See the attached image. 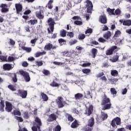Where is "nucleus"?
I'll return each mask as SVG.
<instances>
[{
    "mask_svg": "<svg viewBox=\"0 0 131 131\" xmlns=\"http://www.w3.org/2000/svg\"><path fill=\"white\" fill-rule=\"evenodd\" d=\"M6 111L11 112L13 110V105L9 101H6Z\"/></svg>",
    "mask_w": 131,
    "mask_h": 131,
    "instance_id": "1a4fd4ad",
    "label": "nucleus"
},
{
    "mask_svg": "<svg viewBox=\"0 0 131 131\" xmlns=\"http://www.w3.org/2000/svg\"><path fill=\"white\" fill-rule=\"evenodd\" d=\"M41 55H42V52H37L36 54H35V57L36 58L38 57H40V56H41Z\"/></svg>",
    "mask_w": 131,
    "mask_h": 131,
    "instance_id": "e2e57ef3",
    "label": "nucleus"
},
{
    "mask_svg": "<svg viewBox=\"0 0 131 131\" xmlns=\"http://www.w3.org/2000/svg\"><path fill=\"white\" fill-rule=\"evenodd\" d=\"M29 23H30L31 25H34V24H37V20H31Z\"/></svg>",
    "mask_w": 131,
    "mask_h": 131,
    "instance_id": "79ce46f5",
    "label": "nucleus"
},
{
    "mask_svg": "<svg viewBox=\"0 0 131 131\" xmlns=\"http://www.w3.org/2000/svg\"><path fill=\"white\" fill-rule=\"evenodd\" d=\"M104 38L105 39H109L111 37V32L110 31H107L106 33L103 34Z\"/></svg>",
    "mask_w": 131,
    "mask_h": 131,
    "instance_id": "4be33fe9",
    "label": "nucleus"
},
{
    "mask_svg": "<svg viewBox=\"0 0 131 131\" xmlns=\"http://www.w3.org/2000/svg\"><path fill=\"white\" fill-rule=\"evenodd\" d=\"M67 35L69 37H70V38H72V37H73V36H74V34L72 32H68L67 33Z\"/></svg>",
    "mask_w": 131,
    "mask_h": 131,
    "instance_id": "a19ab883",
    "label": "nucleus"
},
{
    "mask_svg": "<svg viewBox=\"0 0 131 131\" xmlns=\"http://www.w3.org/2000/svg\"><path fill=\"white\" fill-rule=\"evenodd\" d=\"M95 119L94 118H91L89 120V123H88V126H90L92 127L93 125L95 124Z\"/></svg>",
    "mask_w": 131,
    "mask_h": 131,
    "instance_id": "5701e85b",
    "label": "nucleus"
},
{
    "mask_svg": "<svg viewBox=\"0 0 131 131\" xmlns=\"http://www.w3.org/2000/svg\"><path fill=\"white\" fill-rule=\"evenodd\" d=\"M79 39H84L85 38V35L84 34H80L78 36Z\"/></svg>",
    "mask_w": 131,
    "mask_h": 131,
    "instance_id": "37998d69",
    "label": "nucleus"
},
{
    "mask_svg": "<svg viewBox=\"0 0 131 131\" xmlns=\"http://www.w3.org/2000/svg\"><path fill=\"white\" fill-rule=\"evenodd\" d=\"M56 102L58 108H63L64 105L66 103L65 101H63V97H58L56 100Z\"/></svg>",
    "mask_w": 131,
    "mask_h": 131,
    "instance_id": "39448f33",
    "label": "nucleus"
},
{
    "mask_svg": "<svg viewBox=\"0 0 131 131\" xmlns=\"http://www.w3.org/2000/svg\"><path fill=\"white\" fill-rule=\"evenodd\" d=\"M50 85L52 88H57L59 86L58 83L56 82L55 81H53L52 82H51Z\"/></svg>",
    "mask_w": 131,
    "mask_h": 131,
    "instance_id": "c756f323",
    "label": "nucleus"
},
{
    "mask_svg": "<svg viewBox=\"0 0 131 131\" xmlns=\"http://www.w3.org/2000/svg\"><path fill=\"white\" fill-rule=\"evenodd\" d=\"M8 5L7 4H2L1 8H2L1 11L2 13H7L9 12V9L7 8Z\"/></svg>",
    "mask_w": 131,
    "mask_h": 131,
    "instance_id": "dca6fc26",
    "label": "nucleus"
},
{
    "mask_svg": "<svg viewBox=\"0 0 131 131\" xmlns=\"http://www.w3.org/2000/svg\"><path fill=\"white\" fill-rule=\"evenodd\" d=\"M102 118L103 120H105V119H107L108 118V115L107 114H105L104 112H101Z\"/></svg>",
    "mask_w": 131,
    "mask_h": 131,
    "instance_id": "473e14b6",
    "label": "nucleus"
},
{
    "mask_svg": "<svg viewBox=\"0 0 131 131\" xmlns=\"http://www.w3.org/2000/svg\"><path fill=\"white\" fill-rule=\"evenodd\" d=\"M68 120H69V121H72L73 120V117L70 115H69L68 117Z\"/></svg>",
    "mask_w": 131,
    "mask_h": 131,
    "instance_id": "774afa93",
    "label": "nucleus"
},
{
    "mask_svg": "<svg viewBox=\"0 0 131 131\" xmlns=\"http://www.w3.org/2000/svg\"><path fill=\"white\" fill-rule=\"evenodd\" d=\"M77 42V40L76 39H71L69 42V45L70 46H73V45H75Z\"/></svg>",
    "mask_w": 131,
    "mask_h": 131,
    "instance_id": "7c9ffc66",
    "label": "nucleus"
},
{
    "mask_svg": "<svg viewBox=\"0 0 131 131\" xmlns=\"http://www.w3.org/2000/svg\"><path fill=\"white\" fill-rule=\"evenodd\" d=\"M121 124V119L120 118L117 117L115 118H114L111 122V125L114 127V128H117V125H120Z\"/></svg>",
    "mask_w": 131,
    "mask_h": 131,
    "instance_id": "7ed1b4c3",
    "label": "nucleus"
},
{
    "mask_svg": "<svg viewBox=\"0 0 131 131\" xmlns=\"http://www.w3.org/2000/svg\"><path fill=\"white\" fill-rule=\"evenodd\" d=\"M21 49L24 50V51H26L27 53H30L31 52V48H28L24 46L21 47Z\"/></svg>",
    "mask_w": 131,
    "mask_h": 131,
    "instance_id": "cd10ccee",
    "label": "nucleus"
},
{
    "mask_svg": "<svg viewBox=\"0 0 131 131\" xmlns=\"http://www.w3.org/2000/svg\"><path fill=\"white\" fill-rule=\"evenodd\" d=\"M126 93H127V89L126 88H124L122 90V94L126 95Z\"/></svg>",
    "mask_w": 131,
    "mask_h": 131,
    "instance_id": "052dcab7",
    "label": "nucleus"
},
{
    "mask_svg": "<svg viewBox=\"0 0 131 131\" xmlns=\"http://www.w3.org/2000/svg\"><path fill=\"white\" fill-rule=\"evenodd\" d=\"M48 23L51 32H53L54 31V25H55V21H54L53 18H49V19L48 20Z\"/></svg>",
    "mask_w": 131,
    "mask_h": 131,
    "instance_id": "6e6552de",
    "label": "nucleus"
},
{
    "mask_svg": "<svg viewBox=\"0 0 131 131\" xmlns=\"http://www.w3.org/2000/svg\"><path fill=\"white\" fill-rule=\"evenodd\" d=\"M116 49H117V46H112L105 51V54L106 55V56H110L111 55H113V52H114V51H115V50H116Z\"/></svg>",
    "mask_w": 131,
    "mask_h": 131,
    "instance_id": "0eeeda50",
    "label": "nucleus"
},
{
    "mask_svg": "<svg viewBox=\"0 0 131 131\" xmlns=\"http://www.w3.org/2000/svg\"><path fill=\"white\" fill-rule=\"evenodd\" d=\"M13 75L14 77L12 78V80L13 82H17V75H16V74H14Z\"/></svg>",
    "mask_w": 131,
    "mask_h": 131,
    "instance_id": "3c124183",
    "label": "nucleus"
},
{
    "mask_svg": "<svg viewBox=\"0 0 131 131\" xmlns=\"http://www.w3.org/2000/svg\"><path fill=\"white\" fill-rule=\"evenodd\" d=\"M35 123L34 124L33 127H32V130L33 131H37L40 129V126H41V121L40 119L36 117L35 119Z\"/></svg>",
    "mask_w": 131,
    "mask_h": 131,
    "instance_id": "f03ea898",
    "label": "nucleus"
},
{
    "mask_svg": "<svg viewBox=\"0 0 131 131\" xmlns=\"http://www.w3.org/2000/svg\"><path fill=\"white\" fill-rule=\"evenodd\" d=\"M5 107V102L4 101L2 100L0 102V111L1 112H4V108Z\"/></svg>",
    "mask_w": 131,
    "mask_h": 131,
    "instance_id": "393cba45",
    "label": "nucleus"
},
{
    "mask_svg": "<svg viewBox=\"0 0 131 131\" xmlns=\"http://www.w3.org/2000/svg\"><path fill=\"white\" fill-rule=\"evenodd\" d=\"M83 73H84L85 74H88V73H90L91 72V70L89 69H84L82 70Z\"/></svg>",
    "mask_w": 131,
    "mask_h": 131,
    "instance_id": "c9c22d12",
    "label": "nucleus"
},
{
    "mask_svg": "<svg viewBox=\"0 0 131 131\" xmlns=\"http://www.w3.org/2000/svg\"><path fill=\"white\" fill-rule=\"evenodd\" d=\"M92 63H90V62H88V63H83L81 66H82V67H89L90 66H91Z\"/></svg>",
    "mask_w": 131,
    "mask_h": 131,
    "instance_id": "8fccbe9b",
    "label": "nucleus"
},
{
    "mask_svg": "<svg viewBox=\"0 0 131 131\" xmlns=\"http://www.w3.org/2000/svg\"><path fill=\"white\" fill-rule=\"evenodd\" d=\"M12 114H14V115H17L18 116H21V112L17 110L13 111Z\"/></svg>",
    "mask_w": 131,
    "mask_h": 131,
    "instance_id": "72a5a7b5",
    "label": "nucleus"
},
{
    "mask_svg": "<svg viewBox=\"0 0 131 131\" xmlns=\"http://www.w3.org/2000/svg\"><path fill=\"white\" fill-rule=\"evenodd\" d=\"M115 9H111L110 8H108L106 9L107 12L110 15H115V13H114V10Z\"/></svg>",
    "mask_w": 131,
    "mask_h": 131,
    "instance_id": "bb28decb",
    "label": "nucleus"
},
{
    "mask_svg": "<svg viewBox=\"0 0 131 131\" xmlns=\"http://www.w3.org/2000/svg\"><path fill=\"white\" fill-rule=\"evenodd\" d=\"M121 34V32H120V31H119V30H118L115 32L114 37H118L119 36V35H120Z\"/></svg>",
    "mask_w": 131,
    "mask_h": 131,
    "instance_id": "58836bf2",
    "label": "nucleus"
},
{
    "mask_svg": "<svg viewBox=\"0 0 131 131\" xmlns=\"http://www.w3.org/2000/svg\"><path fill=\"white\" fill-rule=\"evenodd\" d=\"M53 64H55V65L61 66L62 64H64V63H62V62H58V61H54L53 62Z\"/></svg>",
    "mask_w": 131,
    "mask_h": 131,
    "instance_id": "0e129e2a",
    "label": "nucleus"
},
{
    "mask_svg": "<svg viewBox=\"0 0 131 131\" xmlns=\"http://www.w3.org/2000/svg\"><path fill=\"white\" fill-rule=\"evenodd\" d=\"M93 105H91L89 107L85 110V114H87L88 116H90L91 114H92V112H93Z\"/></svg>",
    "mask_w": 131,
    "mask_h": 131,
    "instance_id": "a211bd4d",
    "label": "nucleus"
},
{
    "mask_svg": "<svg viewBox=\"0 0 131 131\" xmlns=\"http://www.w3.org/2000/svg\"><path fill=\"white\" fill-rule=\"evenodd\" d=\"M101 105H104V107H103V110H108V109H110L111 108L110 99L107 97V96H106L105 95L103 98Z\"/></svg>",
    "mask_w": 131,
    "mask_h": 131,
    "instance_id": "f257e3e1",
    "label": "nucleus"
},
{
    "mask_svg": "<svg viewBox=\"0 0 131 131\" xmlns=\"http://www.w3.org/2000/svg\"><path fill=\"white\" fill-rule=\"evenodd\" d=\"M14 60H15V58L13 56H9L8 58V62H13Z\"/></svg>",
    "mask_w": 131,
    "mask_h": 131,
    "instance_id": "a18cd8bd",
    "label": "nucleus"
},
{
    "mask_svg": "<svg viewBox=\"0 0 131 131\" xmlns=\"http://www.w3.org/2000/svg\"><path fill=\"white\" fill-rule=\"evenodd\" d=\"M86 8H87V13H92V11L93 10V3H92V1L90 0H87L86 2Z\"/></svg>",
    "mask_w": 131,
    "mask_h": 131,
    "instance_id": "423d86ee",
    "label": "nucleus"
},
{
    "mask_svg": "<svg viewBox=\"0 0 131 131\" xmlns=\"http://www.w3.org/2000/svg\"><path fill=\"white\" fill-rule=\"evenodd\" d=\"M14 68V66L10 63H6L3 65V69L4 70H11Z\"/></svg>",
    "mask_w": 131,
    "mask_h": 131,
    "instance_id": "ddd939ff",
    "label": "nucleus"
},
{
    "mask_svg": "<svg viewBox=\"0 0 131 131\" xmlns=\"http://www.w3.org/2000/svg\"><path fill=\"white\" fill-rule=\"evenodd\" d=\"M98 41L99 42H105L106 41V39H104L102 37H100L98 39Z\"/></svg>",
    "mask_w": 131,
    "mask_h": 131,
    "instance_id": "680f3d73",
    "label": "nucleus"
},
{
    "mask_svg": "<svg viewBox=\"0 0 131 131\" xmlns=\"http://www.w3.org/2000/svg\"><path fill=\"white\" fill-rule=\"evenodd\" d=\"M18 95L23 99H25L27 97V91L25 90H18Z\"/></svg>",
    "mask_w": 131,
    "mask_h": 131,
    "instance_id": "9b49d317",
    "label": "nucleus"
},
{
    "mask_svg": "<svg viewBox=\"0 0 131 131\" xmlns=\"http://www.w3.org/2000/svg\"><path fill=\"white\" fill-rule=\"evenodd\" d=\"M85 34H92L93 33V29L89 28L87 29L85 32Z\"/></svg>",
    "mask_w": 131,
    "mask_h": 131,
    "instance_id": "e433bc0d",
    "label": "nucleus"
},
{
    "mask_svg": "<svg viewBox=\"0 0 131 131\" xmlns=\"http://www.w3.org/2000/svg\"><path fill=\"white\" fill-rule=\"evenodd\" d=\"M121 13V11H120L119 9H117L115 11V14H116V15H120Z\"/></svg>",
    "mask_w": 131,
    "mask_h": 131,
    "instance_id": "13d9d810",
    "label": "nucleus"
},
{
    "mask_svg": "<svg viewBox=\"0 0 131 131\" xmlns=\"http://www.w3.org/2000/svg\"><path fill=\"white\" fill-rule=\"evenodd\" d=\"M14 118L19 122H22L23 121V118H22V117L15 116Z\"/></svg>",
    "mask_w": 131,
    "mask_h": 131,
    "instance_id": "ea45409f",
    "label": "nucleus"
},
{
    "mask_svg": "<svg viewBox=\"0 0 131 131\" xmlns=\"http://www.w3.org/2000/svg\"><path fill=\"white\" fill-rule=\"evenodd\" d=\"M24 118H25V119H28V118H29V116H28V113H27V112H25L24 113Z\"/></svg>",
    "mask_w": 131,
    "mask_h": 131,
    "instance_id": "bf43d9fd",
    "label": "nucleus"
},
{
    "mask_svg": "<svg viewBox=\"0 0 131 131\" xmlns=\"http://www.w3.org/2000/svg\"><path fill=\"white\" fill-rule=\"evenodd\" d=\"M66 33H67V32L65 30H62L60 31V36L65 37V36H66Z\"/></svg>",
    "mask_w": 131,
    "mask_h": 131,
    "instance_id": "2f4dec72",
    "label": "nucleus"
},
{
    "mask_svg": "<svg viewBox=\"0 0 131 131\" xmlns=\"http://www.w3.org/2000/svg\"><path fill=\"white\" fill-rule=\"evenodd\" d=\"M57 118L56 117V116L54 114H52L50 115H49L48 121H49L51 122V121H54V120H56Z\"/></svg>",
    "mask_w": 131,
    "mask_h": 131,
    "instance_id": "6ab92c4d",
    "label": "nucleus"
},
{
    "mask_svg": "<svg viewBox=\"0 0 131 131\" xmlns=\"http://www.w3.org/2000/svg\"><path fill=\"white\" fill-rule=\"evenodd\" d=\"M83 97V95L81 93H77L75 95V100H81V99Z\"/></svg>",
    "mask_w": 131,
    "mask_h": 131,
    "instance_id": "412c9836",
    "label": "nucleus"
},
{
    "mask_svg": "<svg viewBox=\"0 0 131 131\" xmlns=\"http://www.w3.org/2000/svg\"><path fill=\"white\" fill-rule=\"evenodd\" d=\"M35 14H36V17L38 18V19H43L45 17L43 15V12L42 11V10L37 11L36 12Z\"/></svg>",
    "mask_w": 131,
    "mask_h": 131,
    "instance_id": "4468645a",
    "label": "nucleus"
},
{
    "mask_svg": "<svg viewBox=\"0 0 131 131\" xmlns=\"http://www.w3.org/2000/svg\"><path fill=\"white\" fill-rule=\"evenodd\" d=\"M22 66H23V67H27L28 66V62L24 61L23 62Z\"/></svg>",
    "mask_w": 131,
    "mask_h": 131,
    "instance_id": "69168bd1",
    "label": "nucleus"
},
{
    "mask_svg": "<svg viewBox=\"0 0 131 131\" xmlns=\"http://www.w3.org/2000/svg\"><path fill=\"white\" fill-rule=\"evenodd\" d=\"M0 60H1V61H5V62L7 61V57L3 55H0Z\"/></svg>",
    "mask_w": 131,
    "mask_h": 131,
    "instance_id": "49530a36",
    "label": "nucleus"
},
{
    "mask_svg": "<svg viewBox=\"0 0 131 131\" xmlns=\"http://www.w3.org/2000/svg\"><path fill=\"white\" fill-rule=\"evenodd\" d=\"M51 49H52V50H55V49H56V46H53V44L50 43L45 46V49L47 51H50Z\"/></svg>",
    "mask_w": 131,
    "mask_h": 131,
    "instance_id": "f3484780",
    "label": "nucleus"
},
{
    "mask_svg": "<svg viewBox=\"0 0 131 131\" xmlns=\"http://www.w3.org/2000/svg\"><path fill=\"white\" fill-rule=\"evenodd\" d=\"M15 7L16 10L17 14H19L20 12L22 11V9H23V7H22V5L20 4H15Z\"/></svg>",
    "mask_w": 131,
    "mask_h": 131,
    "instance_id": "2eb2a0df",
    "label": "nucleus"
},
{
    "mask_svg": "<svg viewBox=\"0 0 131 131\" xmlns=\"http://www.w3.org/2000/svg\"><path fill=\"white\" fill-rule=\"evenodd\" d=\"M19 73L20 75H22L23 76L25 81L26 82H29L30 81V76H29V74L25 72L23 70L19 71Z\"/></svg>",
    "mask_w": 131,
    "mask_h": 131,
    "instance_id": "20e7f679",
    "label": "nucleus"
},
{
    "mask_svg": "<svg viewBox=\"0 0 131 131\" xmlns=\"http://www.w3.org/2000/svg\"><path fill=\"white\" fill-rule=\"evenodd\" d=\"M58 42L60 45H63V42H66V40H65L64 39H63L62 38H60L59 39H58Z\"/></svg>",
    "mask_w": 131,
    "mask_h": 131,
    "instance_id": "5fc2aeb1",
    "label": "nucleus"
},
{
    "mask_svg": "<svg viewBox=\"0 0 131 131\" xmlns=\"http://www.w3.org/2000/svg\"><path fill=\"white\" fill-rule=\"evenodd\" d=\"M120 23H123V25L124 26H131V20L130 19H127V20H123L120 19L119 20Z\"/></svg>",
    "mask_w": 131,
    "mask_h": 131,
    "instance_id": "f8f14e48",
    "label": "nucleus"
},
{
    "mask_svg": "<svg viewBox=\"0 0 131 131\" xmlns=\"http://www.w3.org/2000/svg\"><path fill=\"white\" fill-rule=\"evenodd\" d=\"M42 73H43L45 75H49V74H50V71L47 70H43Z\"/></svg>",
    "mask_w": 131,
    "mask_h": 131,
    "instance_id": "603ef678",
    "label": "nucleus"
},
{
    "mask_svg": "<svg viewBox=\"0 0 131 131\" xmlns=\"http://www.w3.org/2000/svg\"><path fill=\"white\" fill-rule=\"evenodd\" d=\"M119 58V56L118 55H115L113 56V57L111 59V61H112V62H115L117 61H118V59Z\"/></svg>",
    "mask_w": 131,
    "mask_h": 131,
    "instance_id": "a878e982",
    "label": "nucleus"
},
{
    "mask_svg": "<svg viewBox=\"0 0 131 131\" xmlns=\"http://www.w3.org/2000/svg\"><path fill=\"white\" fill-rule=\"evenodd\" d=\"M77 125H78V123H77V121H75L72 123L71 127H72V128H75L77 127Z\"/></svg>",
    "mask_w": 131,
    "mask_h": 131,
    "instance_id": "f704fd0d",
    "label": "nucleus"
},
{
    "mask_svg": "<svg viewBox=\"0 0 131 131\" xmlns=\"http://www.w3.org/2000/svg\"><path fill=\"white\" fill-rule=\"evenodd\" d=\"M36 64L37 65V66H42L43 63H42V61H36Z\"/></svg>",
    "mask_w": 131,
    "mask_h": 131,
    "instance_id": "de8ad7c7",
    "label": "nucleus"
},
{
    "mask_svg": "<svg viewBox=\"0 0 131 131\" xmlns=\"http://www.w3.org/2000/svg\"><path fill=\"white\" fill-rule=\"evenodd\" d=\"M8 89H9V90H11V91H12L13 92L16 91L15 87H14V86H13L12 85H8Z\"/></svg>",
    "mask_w": 131,
    "mask_h": 131,
    "instance_id": "09e8293b",
    "label": "nucleus"
},
{
    "mask_svg": "<svg viewBox=\"0 0 131 131\" xmlns=\"http://www.w3.org/2000/svg\"><path fill=\"white\" fill-rule=\"evenodd\" d=\"M53 131H61V126L60 125H57L54 129Z\"/></svg>",
    "mask_w": 131,
    "mask_h": 131,
    "instance_id": "c03bdc74",
    "label": "nucleus"
},
{
    "mask_svg": "<svg viewBox=\"0 0 131 131\" xmlns=\"http://www.w3.org/2000/svg\"><path fill=\"white\" fill-rule=\"evenodd\" d=\"M99 21L102 24H106L107 23V17L105 15L99 16Z\"/></svg>",
    "mask_w": 131,
    "mask_h": 131,
    "instance_id": "9d476101",
    "label": "nucleus"
},
{
    "mask_svg": "<svg viewBox=\"0 0 131 131\" xmlns=\"http://www.w3.org/2000/svg\"><path fill=\"white\" fill-rule=\"evenodd\" d=\"M40 96L42 97V99L44 102H47L48 100H49V97H48L47 94L41 92L40 93Z\"/></svg>",
    "mask_w": 131,
    "mask_h": 131,
    "instance_id": "aec40b11",
    "label": "nucleus"
},
{
    "mask_svg": "<svg viewBox=\"0 0 131 131\" xmlns=\"http://www.w3.org/2000/svg\"><path fill=\"white\" fill-rule=\"evenodd\" d=\"M92 57L95 58H96V55L98 53V50H97V49L96 48H93L92 50Z\"/></svg>",
    "mask_w": 131,
    "mask_h": 131,
    "instance_id": "b1692460",
    "label": "nucleus"
},
{
    "mask_svg": "<svg viewBox=\"0 0 131 131\" xmlns=\"http://www.w3.org/2000/svg\"><path fill=\"white\" fill-rule=\"evenodd\" d=\"M112 76H117L118 75V72L117 70H113L111 72Z\"/></svg>",
    "mask_w": 131,
    "mask_h": 131,
    "instance_id": "c85d7f7f",
    "label": "nucleus"
},
{
    "mask_svg": "<svg viewBox=\"0 0 131 131\" xmlns=\"http://www.w3.org/2000/svg\"><path fill=\"white\" fill-rule=\"evenodd\" d=\"M37 41V38H35L31 40V43H32V45H34L33 46H35V42H36Z\"/></svg>",
    "mask_w": 131,
    "mask_h": 131,
    "instance_id": "6e6d98bb",
    "label": "nucleus"
},
{
    "mask_svg": "<svg viewBox=\"0 0 131 131\" xmlns=\"http://www.w3.org/2000/svg\"><path fill=\"white\" fill-rule=\"evenodd\" d=\"M30 13H31V11L30 10H28L25 11V12L24 13V14L25 15H28L29 14H30Z\"/></svg>",
    "mask_w": 131,
    "mask_h": 131,
    "instance_id": "338daca9",
    "label": "nucleus"
},
{
    "mask_svg": "<svg viewBox=\"0 0 131 131\" xmlns=\"http://www.w3.org/2000/svg\"><path fill=\"white\" fill-rule=\"evenodd\" d=\"M111 93L112 95H114V98L115 97L114 95H116V94H117V92L114 88L111 89Z\"/></svg>",
    "mask_w": 131,
    "mask_h": 131,
    "instance_id": "4c0bfd02",
    "label": "nucleus"
},
{
    "mask_svg": "<svg viewBox=\"0 0 131 131\" xmlns=\"http://www.w3.org/2000/svg\"><path fill=\"white\" fill-rule=\"evenodd\" d=\"M9 42H10V45H11V46H15V42L12 39H9Z\"/></svg>",
    "mask_w": 131,
    "mask_h": 131,
    "instance_id": "4d7b16f0",
    "label": "nucleus"
},
{
    "mask_svg": "<svg viewBox=\"0 0 131 131\" xmlns=\"http://www.w3.org/2000/svg\"><path fill=\"white\" fill-rule=\"evenodd\" d=\"M74 24H76V25H82V21L76 20L74 21Z\"/></svg>",
    "mask_w": 131,
    "mask_h": 131,
    "instance_id": "864d4df0",
    "label": "nucleus"
}]
</instances>
